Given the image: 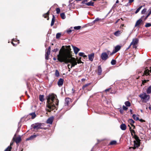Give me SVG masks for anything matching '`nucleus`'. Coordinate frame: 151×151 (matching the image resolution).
<instances>
[{
  "instance_id": "f257e3e1",
  "label": "nucleus",
  "mask_w": 151,
  "mask_h": 151,
  "mask_svg": "<svg viewBox=\"0 0 151 151\" xmlns=\"http://www.w3.org/2000/svg\"><path fill=\"white\" fill-rule=\"evenodd\" d=\"M66 48H65L64 46H62L60 50L59 54L57 55V60L61 63L65 60L64 58H70L72 56L70 46H66Z\"/></svg>"
},
{
  "instance_id": "f03ea898",
  "label": "nucleus",
  "mask_w": 151,
  "mask_h": 151,
  "mask_svg": "<svg viewBox=\"0 0 151 151\" xmlns=\"http://www.w3.org/2000/svg\"><path fill=\"white\" fill-rule=\"evenodd\" d=\"M56 96L53 94H49L47 97L46 110L50 112L56 108L55 105L58 106V100L56 99Z\"/></svg>"
},
{
  "instance_id": "7ed1b4c3",
  "label": "nucleus",
  "mask_w": 151,
  "mask_h": 151,
  "mask_svg": "<svg viewBox=\"0 0 151 151\" xmlns=\"http://www.w3.org/2000/svg\"><path fill=\"white\" fill-rule=\"evenodd\" d=\"M64 59L65 60L63 62H64L65 63H70L71 64L70 67V68L69 67V66L70 65L69 64L68 65V68L69 70L70 69V68H72L77 64V62L75 58L72 57V56L70 58H64Z\"/></svg>"
},
{
  "instance_id": "20e7f679",
  "label": "nucleus",
  "mask_w": 151,
  "mask_h": 151,
  "mask_svg": "<svg viewBox=\"0 0 151 151\" xmlns=\"http://www.w3.org/2000/svg\"><path fill=\"white\" fill-rule=\"evenodd\" d=\"M139 96L141 98L142 101L145 103H146L150 99V96L144 92L139 95Z\"/></svg>"
},
{
  "instance_id": "39448f33",
  "label": "nucleus",
  "mask_w": 151,
  "mask_h": 151,
  "mask_svg": "<svg viewBox=\"0 0 151 151\" xmlns=\"http://www.w3.org/2000/svg\"><path fill=\"white\" fill-rule=\"evenodd\" d=\"M42 124L41 123H35V124H33L31 125V127L34 129L36 130H38L39 129H44V128L41 127Z\"/></svg>"
},
{
  "instance_id": "423d86ee",
  "label": "nucleus",
  "mask_w": 151,
  "mask_h": 151,
  "mask_svg": "<svg viewBox=\"0 0 151 151\" xmlns=\"http://www.w3.org/2000/svg\"><path fill=\"white\" fill-rule=\"evenodd\" d=\"M101 57L103 60H106L108 58V55L106 52H103L101 54Z\"/></svg>"
},
{
  "instance_id": "0eeeda50",
  "label": "nucleus",
  "mask_w": 151,
  "mask_h": 151,
  "mask_svg": "<svg viewBox=\"0 0 151 151\" xmlns=\"http://www.w3.org/2000/svg\"><path fill=\"white\" fill-rule=\"evenodd\" d=\"M121 47V46L119 45L116 46L115 47L114 49L113 50V52L110 53V55H112L117 52L120 50Z\"/></svg>"
},
{
  "instance_id": "6e6552de",
  "label": "nucleus",
  "mask_w": 151,
  "mask_h": 151,
  "mask_svg": "<svg viewBox=\"0 0 151 151\" xmlns=\"http://www.w3.org/2000/svg\"><path fill=\"white\" fill-rule=\"evenodd\" d=\"M16 134H15L13 138V142H20L21 140V138L20 136H19L18 137H16Z\"/></svg>"
},
{
  "instance_id": "1a4fd4ad",
  "label": "nucleus",
  "mask_w": 151,
  "mask_h": 151,
  "mask_svg": "<svg viewBox=\"0 0 151 151\" xmlns=\"http://www.w3.org/2000/svg\"><path fill=\"white\" fill-rule=\"evenodd\" d=\"M150 70H149L148 69L145 70L144 71V73L143 76H144L145 75L147 76L149 75L150 74L149 73H151V67L150 68Z\"/></svg>"
},
{
  "instance_id": "9d476101",
  "label": "nucleus",
  "mask_w": 151,
  "mask_h": 151,
  "mask_svg": "<svg viewBox=\"0 0 151 151\" xmlns=\"http://www.w3.org/2000/svg\"><path fill=\"white\" fill-rule=\"evenodd\" d=\"M139 41V40L137 38L134 39L132 40V42L130 43V45H136L137 44Z\"/></svg>"
},
{
  "instance_id": "9b49d317",
  "label": "nucleus",
  "mask_w": 151,
  "mask_h": 151,
  "mask_svg": "<svg viewBox=\"0 0 151 151\" xmlns=\"http://www.w3.org/2000/svg\"><path fill=\"white\" fill-rule=\"evenodd\" d=\"M72 46L74 52L76 54H77L79 51L80 49L74 46L73 45H72Z\"/></svg>"
},
{
  "instance_id": "f8f14e48",
  "label": "nucleus",
  "mask_w": 151,
  "mask_h": 151,
  "mask_svg": "<svg viewBox=\"0 0 151 151\" xmlns=\"http://www.w3.org/2000/svg\"><path fill=\"white\" fill-rule=\"evenodd\" d=\"M63 82H64L63 79V78H60L58 82V86L59 87L61 86H62L63 85Z\"/></svg>"
},
{
  "instance_id": "ddd939ff",
  "label": "nucleus",
  "mask_w": 151,
  "mask_h": 151,
  "mask_svg": "<svg viewBox=\"0 0 151 151\" xmlns=\"http://www.w3.org/2000/svg\"><path fill=\"white\" fill-rule=\"evenodd\" d=\"M89 59L91 61H93L94 57V53H92L88 55Z\"/></svg>"
},
{
  "instance_id": "4468645a",
  "label": "nucleus",
  "mask_w": 151,
  "mask_h": 151,
  "mask_svg": "<svg viewBox=\"0 0 151 151\" xmlns=\"http://www.w3.org/2000/svg\"><path fill=\"white\" fill-rule=\"evenodd\" d=\"M53 119V117H51L49 118L47 120L46 122L47 124H52Z\"/></svg>"
},
{
  "instance_id": "2eb2a0df",
  "label": "nucleus",
  "mask_w": 151,
  "mask_h": 151,
  "mask_svg": "<svg viewBox=\"0 0 151 151\" xmlns=\"http://www.w3.org/2000/svg\"><path fill=\"white\" fill-rule=\"evenodd\" d=\"M134 144V147L133 149H134L138 147L140 145V142H133Z\"/></svg>"
},
{
  "instance_id": "dca6fc26",
  "label": "nucleus",
  "mask_w": 151,
  "mask_h": 151,
  "mask_svg": "<svg viewBox=\"0 0 151 151\" xmlns=\"http://www.w3.org/2000/svg\"><path fill=\"white\" fill-rule=\"evenodd\" d=\"M128 122L131 126L133 127V128H135V127L133 125V124L134 123V121L132 119H129L128 120Z\"/></svg>"
},
{
  "instance_id": "f3484780",
  "label": "nucleus",
  "mask_w": 151,
  "mask_h": 151,
  "mask_svg": "<svg viewBox=\"0 0 151 151\" xmlns=\"http://www.w3.org/2000/svg\"><path fill=\"white\" fill-rule=\"evenodd\" d=\"M120 128L123 130H124L126 129L127 127L124 124L122 123L120 126Z\"/></svg>"
},
{
  "instance_id": "a211bd4d",
  "label": "nucleus",
  "mask_w": 151,
  "mask_h": 151,
  "mask_svg": "<svg viewBox=\"0 0 151 151\" xmlns=\"http://www.w3.org/2000/svg\"><path fill=\"white\" fill-rule=\"evenodd\" d=\"M70 99L69 98H66L65 99V106H68L70 103Z\"/></svg>"
},
{
  "instance_id": "6ab92c4d",
  "label": "nucleus",
  "mask_w": 151,
  "mask_h": 151,
  "mask_svg": "<svg viewBox=\"0 0 151 151\" xmlns=\"http://www.w3.org/2000/svg\"><path fill=\"white\" fill-rule=\"evenodd\" d=\"M102 72V69L100 65L98 66V74L99 75H100Z\"/></svg>"
},
{
  "instance_id": "aec40b11",
  "label": "nucleus",
  "mask_w": 151,
  "mask_h": 151,
  "mask_svg": "<svg viewBox=\"0 0 151 151\" xmlns=\"http://www.w3.org/2000/svg\"><path fill=\"white\" fill-rule=\"evenodd\" d=\"M101 20L102 19H101L97 17L94 20H93L92 23L93 24H94L97 22H98L99 21H101Z\"/></svg>"
},
{
  "instance_id": "412c9836",
  "label": "nucleus",
  "mask_w": 151,
  "mask_h": 151,
  "mask_svg": "<svg viewBox=\"0 0 151 151\" xmlns=\"http://www.w3.org/2000/svg\"><path fill=\"white\" fill-rule=\"evenodd\" d=\"M142 21V19H140L138 20L136 22L135 26L137 27L140 24V23Z\"/></svg>"
},
{
  "instance_id": "4be33fe9",
  "label": "nucleus",
  "mask_w": 151,
  "mask_h": 151,
  "mask_svg": "<svg viewBox=\"0 0 151 151\" xmlns=\"http://www.w3.org/2000/svg\"><path fill=\"white\" fill-rule=\"evenodd\" d=\"M148 12H149L148 14L145 17V20H146L148 17L151 14V7H150L148 10Z\"/></svg>"
},
{
  "instance_id": "5701e85b",
  "label": "nucleus",
  "mask_w": 151,
  "mask_h": 151,
  "mask_svg": "<svg viewBox=\"0 0 151 151\" xmlns=\"http://www.w3.org/2000/svg\"><path fill=\"white\" fill-rule=\"evenodd\" d=\"M36 137V135H32L30 136L29 138H27L26 139V140H29L32 139H33L35 138Z\"/></svg>"
},
{
  "instance_id": "b1692460",
  "label": "nucleus",
  "mask_w": 151,
  "mask_h": 151,
  "mask_svg": "<svg viewBox=\"0 0 151 151\" xmlns=\"http://www.w3.org/2000/svg\"><path fill=\"white\" fill-rule=\"evenodd\" d=\"M121 33L122 32L118 30L115 32L114 33V35L116 36H118L121 34Z\"/></svg>"
},
{
  "instance_id": "393cba45",
  "label": "nucleus",
  "mask_w": 151,
  "mask_h": 151,
  "mask_svg": "<svg viewBox=\"0 0 151 151\" xmlns=\"http://www.w3.org/2000/svg\"><path fill=\"white\" fill-rule=\"evenodd\" d=\"M55 16L54 15H52V19L51 22V26H53L54 25V24L55 21Z\"/></svg>"
},
{
  "instance_id": "a878e982",
  "label": "nucleus",
  "mask_w": 151,
  "mask_h": 151,
  "mask_svg": "<svg viewBox=\"0 0 151 151\" xmlns=\"http://www.w3.org/2000/svg\"><path fill=\"white\" fill-rule=\"evenodd\" d=\"M134 137L136 140H134L133 142H140V140H139V137L136 135H134Z\"/></svg>"
},
{
  "instance_id": "bb28decb",
  "label": "nucleus",
  "mask_w": 151,
  "mask_h": 151,
  "mask_svg": "<svg viewBox=\"0 0 151 151\" xmlns=\"http://www.w3.org/2000/svg\"><path fill=\"white\" fill-rule=\"evenodd\" d=\"M134 137L136 140H134L133 142H140V140H139V137L136 135H134Z\"/></svg>"
},
{
  "instance_id": "cd10ccee",
  "label": "nucleus",
  "mask_w": 151,
  "mask_h": 151,
  "mask_svg": "<svg viewBox=\"0 0 151 151\" xmlns=\"http://www.w3.org/2000/svg\"><path fill=\"white\" fill-rule=\"evenodd\" d=\"M13 142L10 144V145L9 146L4 150V151H11L12 147L11 146Z\"/></svg>"
},
{
  "instance_id": "c85d7f7f",
  "label": "nucleus",
  "mask_w": 151,
  "mask_h": 151,
  "mask_svg": "<svg viewBox=\"0 0 151 151\" xmlns=\"http://www.w3.org/2000/svg\"><path fill=\"white\" fill-rule=\"evenodd\" d=\"M146 92L147 94H149L151 93V86L148 88L146 90Z\"/></svg>"
},
{
  "instance_id": "c756f323",
  "label": "nucleus",
  "mask_w": 151,
  "mask_h": 151,
  "mask_svg": "<svg viewBox=\"0 0 151 151\" xmlns=\"http://www.w3.org/2000/svg\"><path fill=\"white\" fill-rule=\"evenodd\" d=\"M134 1V0H129L128 2L125 6H130L131 5V4Z\"/></svg>"
},
{
  "instance_id": "7c9ffc66",
  "label": "nucleus",
  "mask_w": 151,
  "mask_h": 151,
  "mask_svg": "<svg viewBox=\"0 0 151 151\" xmlns=\"http://www.w3.org/2000/svg\"><path fill=\"white\" fill-rule=\"evenodd\" d=\"M29 115L32 116V119H34L36 116V115L35 112H32L29 114Z\"/></svg>"
},
{
  "instance_id": "2f4dec72",
  "label": "nucleus",
  "mask_w": 151,
  "mask_h": 151,
  "mask_svg": "<svg viewBox=\"0 0 151 151\" xmlns=\"http://www.w3.org/2000/svg\"><path fill=\"white\" fill-rule=\"evenodd\" d=\"M44 96L43 95H40L39 96L40 100L42 102H43L44 100Z\"/></svg>"
},
{
  "instance_id": "473e14b6",
  "label": "nucleus",
  "mask_w": 151,
  "mask_h": 151,
  "mask_svg": "<svg viewBox=\"0 0 151 151\" xmlns=\"http://www.w3.org/2000/svg\"><path fill=\"white\" fill-rule=\"evenodd\" d=\"M86 5L87 6H94V2H92L91 1L89 2H88V3H87L86 4Z\"/></svg>"
},
{
  "instance_id": "72a5a7b5",
  "label": "nucleus",
  "mask_w": 151,
  "mask_h": 151,
  "mask_svg": "<svg viewBox=\"0 0 151 151\" xmlns=\"http://www.w3.org/2000/svg\"><path fill=\"white\" fill-rule=\"evenodd\" d=\"M132 117L135 120H139V117L135 114H134L132 116Z\"/></svg>"
},
{
  "instance_id": "f704fd0d",
  "label": "nucleus",
  "mask_w": 151,
  "mask_h": 151,
  "mask_svg": "<svg viewBox=\"0 0 151 151\" xmlns=\"http://www.w3.org/2000/svg\"><path fill=\"white\" fill-rule=\"evenodd\" d=\"M124 104L126 106L129 107L131 106V103L129 101H126L125 102Z\"/></svg>"
},
{
  "instance_id": "c9c22d12",
  "label": "nucleus",
  "mask_w": 151,
  "mask_h": 151,
  "mask_svg": "<svg viewBox=\"0 0 151 151\" xmlns=\"http://www.w3.org/2000/svg\"><path fill=\"white\" fill-rule=\"evenodd\" d=\"M61 36V33H57L56 35V38L57 39H59Z\"/></svg>"
},
{
  "instance_id": "e433bc0d",
  "label": "nucleus",
  "mask_w": 151,
  "mask_h": 151,
  "mask_svg": "<svg viewBox=\"0 0 151 151\" xmlns=\"http://www.w3.org/2000/svg\"><path fill=\"white\" fill-rule=\"evenodd\" d=\"M49 13V11H48L46 13L43 14V16L45 18H46L47 17H48Z\"/></svg>"
},
{
  "instance_id": "4c0bfd02",
  "label": "nucleus",
  "mask_w": 151,
  "mask_h": 151,
  "mask_svg": "<svg viewBox=\"0 0 151 151\" xmlns=\"http://www.w3.org/2000/svg\"><path fill=\"white\" fill-rule=\"evenodd\" d=\"M91 84V83H88L85 84V85H83V86L82 87V88L83 90H84L85 89V88L88 86L90 85Z\"/></svg>"
},
{
  "instance_id": "58836bf2",
  "label": "nucleus",
  "mask_w": 151,
  "mask_h": 151,
  "mask_svg": "<svg viewBox=\"0 0 151 151\" xmlns=\"http://www.w3.org/2000/svg\"><path fill=\"white\" fill-rule=\"evenodd\" d=\"M60 16L61 18L63 19H64L65 18V14L63 13H61L60 14Z\"/></svg>"
},
{
  "instance_id": "ea45409f",
  "label": "nucleus",
  "mask_w": 151,
  "mask_h": 151,
  "mask_svg": "<svg viewBox=\"0 0 151 151\" xmlns=\"http://www.w3.org/2000/svg\"><path fill=\"white\" fill-rule=\"evenodd\" d=\"M55 76L56 77H58L59 76L60 73L59 71L57 70H56L55 71Z\"/></svg>"
},
{
  "instance_id": "a19ab883",
  "label": "nucleus",
  "mask_w": 151,
  "mask_h": 151,
  "mask_svg": "<svg viewBox=\"0 0 151 151\" xmlns=\"http://www.w3.org/2000/svg\"><path fill=\"white\" fill-rule=\"evenodd\" d=\"M116 60H114L113 59L111 62V64L112 65H114L116 64Z\"/></svg>"
},
{
  "instance_id": "79ce46f5",
  "label": "nucleus",
  "mask_w": 151,
  "mask_h": 151,
  "mask_svg": "<svg viewBox=\"0 0 151 151\" xmlns=\"http://www.w3.org/2000/svg\"><path fill=\"white\" fill-rule=\"evenodd\" d=\"M81 28V26H75L74 27V29H75L76 30H79Z\"/></svg>"
},
{
  "instance_id": "37998d69",
  "label": "nucleus",
  "mask_w": 151,
  "mask_h": 151,
  "mask_svg": "<svg viewBox=\"0 0 151 151\" xmlns=\"http://www.w3.org/2000/svg\"><path fill=\"white\" fill-rule=\"evenodd\" d=\"M142 7V6H140V7H139L138 8H137V9L136 10L135 12V13L136 14L137 13L140 11V10L141 9Z\"/></svg>"
},
{
  "instance_id": "c03bdc74",
  "label": "nucleus",
  "mask_w": 151,
  "mask_h": 151,
  "mask_svg": "<svg viewBox=\"0 0 151 151\" xmlns=\"http://www.w3.org/2000/svg\"><path fill=\"white\" fill-rule=\"evenodd\" d=\"M147 9L146 8L144 9L141 12V14H143L145 13L147 11Z\"/></svg>"
},
{
  "instance_id": "a18cd8bd",
  "label": "nucleus",
  "mask_w": 151,
  "mask_h": 151,
  "mask_svg": "<svg viewBox=\"0 0 151 151\" xmlns=\"http://www.w3.org/2000/svg\"><path fill=\"white\" fill-rule=\"evenodd\" d=\"M118 109L119 110V111L120 113L122 114H123V109H122V108H119Z\"/></svg>"
},
{
  "instance_id": "49530a36",
  "label": "nucleus",
  "mask_w": 151,
  "mask_h": 151,
  "mask_svg": "<svg viewBox=\"0 0 151 151\" xmlns=\"http://www.w3.org/2000/svg\"><path fill=\"white\" fill-rule=\"evenodd\" d=\"M116 144V142H110L109 144V145H115Z\"/></svg>"
},
{
  "instance_id": "de8ad7c7",
  "label": "nucleus",
  "mask_w": 151,
  "mask_h": 151,
  "mask_svg": "<svg viewBox=\"0 0 151 151\" xmlns=\"http://www.w3.org/2000/svg\"><path fill=\"white\" fill-rule=\"evenodd\" d=\"M151 26V24L150 23H147L145 25L146 27H149Z\"/></svg>"
},
{
  "instance_id": "09e8293b",
  "label": "nucleus",
  "mask_w": 151,
  "mask_h": 151,
  "mask_svg": "<svg viewBox=\"0 0 151 151\" xmlns=\"http://www.w3.org/2000/svg\"><path fill=\"white\" fill-rule=\"evenodd\" d=\"M56 13L58 14L60 12V9L59 8H58L56 9Z\"/></svg>"
},
{
  "instance_id": "8fccbe9b",
  "label": "nucleus",
  "mask_w": 151,
  "mask_h": 151,
  "mask_svg": "<svg viewBox=\"0 0 151 151\" xmlns=\"http://www.w3.org/2000/svg\"><path fill=\"white\" fill-rule=\"evenodd\" d=\"M15 39H12V42H11V43L14 46H15L16 45H17V44H14V43L13 42L14 41H15Z\"/></svg>"
},
{
  "instance_id": "3c124183",
  "label": "nucleus",
  "mask_w": 151,
  "mask_h": 151,
  "mask_svg": "<svg viewBox=\"0 0 151 151\" xmlns=\"http://www.w3.org/2000/svg\"><path fill=\"white\" fill-rule=\"evenodd\" d=\"M122 107V109H123L125 111H126L128 109V108L126 106H125L124 105Z\"/></svg>"
},
{
  "instance_id": "603ef678",
  "label": "nucleus",
  "mask_w": 151,
  "mask_h": 151,
  "mask_svg": "<svg viewBox=\"0 0 151 151\" xmlns=\"http://www.w3.org/2000/svg\"><path fill=\"white\" fill-rule=\"evenodd\" d=\"M81 58H80L78 60L77 63H78V64L83 63L81 60Z\"/></svg>"
},
{
  "instance_id": "864d4df0",
  "label": "nucleus",
  "mask_w": 151,
  "mask_h": 151,
  "mask_svg": "<svg viewBox=\"0 0 151 151\" xmlns=\"http://www.w3.org/2000/svg\"><path fill=\"white\" fill-rule=\"evenodd\" d=\"M78 54L80 56L83 57L84 54V53L83 52H80Z\"/></svg>"
},
{
  "instance_id": "5fc2aeb1",
  "label": "nucleus",
  "mask_w": 151,
  "mask_h": 151,
  "mask_svg": "<svg viewBox=\"0 0 151 151\" xmlns=\"http://www.w3.org/2000/svg\"><path fill=\"white\" fill-rule=\"evenodd\" d=\"M72 31V30L71 29H69L67 30V32L68 34H70L71 32Z\"/></svg>"
},
{
  "instance_id": "6e6d98bb",
  "label": "nucleus",
  "mask_w": 151,
  "mask_h": 151,
  "mask_svg": "<svg viewBox=\"0 0 151 151\" xmlns=\"http://www.w3.org/2000/svg\"><path fill=\"white\" fill-rule=\"evenodd\" d=\"M50 51L47 50V52L46 53L45 55H49L50 54Z\"/></svg>"
},
{
  "instance_id": "4d7b16f0",
  "label": "nucleus",
  "mask_w": 151,
  "mask_h": 151,
  "mask_svg": "<svg viewBox=\"0 0 151 151\" xmlns=\"http://www.w3.org/2000/svg\"><path fill=\"white\" fill-rule=\"evenodd\" d=\"M48 55H45V58L46 60L48 59Z\"/></svg>"
},
{
  "instance_id": "13d9d810",
  "label": "nucleus",
  "mask_w": 151,
  "mask_h": 151,
  "mask_svg": "<svg viewBox=\"0 0 151 151\" xmlns=\"http://www.w3.org/2000/svg\"><path fill=\"white\" fill-rule=\"evenodd\" d=\"M133 45V48L136 49L137 47L136 46V45Z\"/></svg>"
},
{
  "instance_id": "bf43d9fd",
  "label": "nucleus",
  "mask_w": 151,
  "mask_h": 151,
  "mask_svg": "<svg viewBox=\"0 0 151 151\" xmlns=\"http://www.w3.org/2000/svg\"><path fill=\"white\" fill-rule=\"evenodd\" d=\"M110 88H108V89H106L105 90V91L106 92H107V91H109V90H110Z\"/></svg>"
},
{
  "instance_id": "052dcab7",
  "label": "nucleus",
  "mask_w": 151,
  "mask_h": 151,
  "mask_svg": "<svg viewBox=\"0 0 151 151\" xmlns=\"http://www.w3.org/2000/svg\"><path fill=\"white\" fill-rule=\"evenodd\" d=\"M82 4H86V2H85V1H84V0H83V1H82Z\"/></svg>"
},
{
  "instance_id": "680f3d73",
  "label": "nucleus",
  "mask_w": 151,
  "mask_h": 151,
  "mask_svg": "<svg viewBox=\"0 0 151 151\" xmlns=\"http://www.w3.org/2000/svg\"><path fill=\"white\" fill-rule=\"evenodd\" d=\"M139 120L140 122H144V121L142 119H139Z\"/></svg>"
},
{
  "instance_id": "e2e57ef3",
  "label": "nucleus",
  "mask_w": 151,
  "mask_h": 151,
  "mask_svg": "<svg viewBox=\"0 0 151 151\" xmlns=\"http://www.w3.org/2000/svg\"><path fill=\"white\" fill-rule=\"evenodd\" d=\"M131 132H132V135H133L132 134V133H135V131L134 130H132Z\"/></svg>"
},
{
  "instance_id": "0e129e2a",
  "label": "nucleus",
  "mask_w": 151,
  "mask_h": 151,
  "mask_svg": "<svg viewBox=\"0 0 151 151\" xmlns=\"http://www.w3.org/2000/svg\"><path fill=\"white\" fill-rule=\"evenodd\" d=\"M146 82H147V80H144L143 81V83H146Z\"/></svg>"
},
{
  "instance_id": "69168bd1",
  "label": "nucleus",
  "mask_w": 151,
  "mask_h": 151,
  "mask_svg": "<svg viewBox=\"0 0 151 151\" xmlns=\"http://www.w3.org/2000/svg\"><path fill=\"white\" fill-rule=\"evenodd\" d=\"M57 51V49H54L53 50V52H56Z\"/></svg>"
},
{
  "instance_id": "338daca9",
  "label": "nucleus",
  "mask_w": 151,
  "mask_h": 151,
  "mask_svg": "<svg viewBox=\"0 0 151 151\" xmlns=\"http://www.w3.org/2000/svg\"><path fill=\"white\" fill-rule=\"evenodd\" d=\"M83 57H84V58H86V57H87V55L84 54V55H83Z\"/></svg>"
},
{
  "instance_id": "774afa93",
  "label": "nucleus",
  "mask_w": 151,
  "mask_h": 151,
  "mask_svg": "<svg viewBox=\"0 0 151 151\" xmlns=\"http://www.w3.org/2000/svg\"><path fill=\"white\" fill-rule=\"evenodd\" d=\"M85 78H83L81 79V81H84L85 80Z\"/></svg>"
}]
</instances>
